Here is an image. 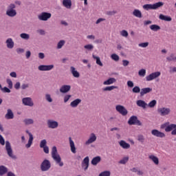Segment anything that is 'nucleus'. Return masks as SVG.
<instances>
[{"mask_svg": "<svg viewBox=\"0 0 176 176\" xmlns=\"http://www.w3.org/2000/svg\"><path fill=\"white\" fill-rule=\"evenodd\" d=\"M14 89H20V82H17L15 85H14Z\"/></svg>", "mask_w": 176, "mask_h": 176, "instance_id": "63", "label": "nucleus"}, {"mask_svg": "<svg viewBox=\"0 0 176 176\" xmlns=\"http://www.w3.org/2000/svg\"><path fill=\"white\" fill-rule=\"evenodd\" d=\"M119 144L123 149H130V144L126 142L124 140L120 141Z\"/></svg>", "mask_w": 176, "mask_h": 176, "instance_id": "22", "label": "nucleus"}, {"mask_svg": "<svg viewBox=\"0 0 176 176\" xmlns=\"http://www.w3.org/2000/svg\"><path fill=\"white\" fill-rule=\"evenodd\" d=\"M84 48L86 50L91 51L94 49V45H93V44H87L84 46Z\"/></svg>", "mask_w": 176, "mask_h": 176, "instance_id": "38", "label": "nucleus"}, {"mask_svg": "<svg viewBox=\"0 0 176 176\" xmlns=\"http://www.w3.org/2000/svg\"><path fill=\"white\" fill-rule=\"evenodd\" d=\"M54 68V65H40L38 66L39 71H50Z\"/></svg>", "mask_w": 176, "mask_h": 176, "instance_id": "17", "label": "nucleus"}, {"mask_svg": "<svg viewBox=\"0 0 176 176\" xmlns=\"http://www.w3.org/2000/svg\"><path fill=\"white\" fill-rule=\"evenodd\" d=\"M25 133L29 135V140H28V144H25V148L28 149L31 148V145H32V142L34 141V135H32V133H31L28 130H26Z\"/></svg>", "mask_w": 176, "mask_h": 176, "instance_id": "13", "label": "nucleus"}, {"mask_svg": "<svg viewBox=\"0 0 176 176\" xmlns=\"http://www.w3.org/2000/svg\"><path fill=\"white\" fill-rule=\"evenodd\" d=\"M7 83L8 85L9 89H12V87H13V82L11 81L10 79H8L7 80Z\"/></svg>", "mask_w": 176, "mask_h": 176, "instance_id": "51", "label": "nucleus"}, {"mask_svg": "<svg viewBox=\"0 0 176 176\" xmlns=\"http://www.w3.org/2000/svg\"><path fill=\"white\" fill-rule=\"evenodd\" d=\"M52 157L60 167L64 166V162H61V157L58 155L57 147L56 146H54L52 148Z\"/></svg>", "mask_w": 176, "mask_h": 176, "instance_id": "1", "label": "nucleus"}, {"mask_svg": "<svg viewBox=\"0 0 176 176\" xmlns=\"http://www.w3.org/2000/svg\"><path fill=\"white\" fill-rule=\"evenodd\" d=\"M2 93H10V89H1Z\"/></svg>", "mask_w": 176, "mask_h": 176, "instance_id": "61", "label": "nucleus"}, {"mask_svg": "<svg viewBox=\"0 0 176 176\" xmlns=\"http://www.w3.org/2000/svg\"><path fill=\"white\" fill-rule=\"evenodd\" d=\"M133 93H141V89H132Z\"/></svg>", "mask_w": 176, "mask_h": 176, "instance_id": "62", "label": "nucleus"}, {"mask_svg": "<svg viewBox=\"0 0 176 176\" xmlns=\"http://www.w3.org/2000/svg\"><path fill=\"white\" fill-rule=\"evenodd\" d=\"M115 78H109L107 80L103 82L104 85H112V83L115 82Z\"/></svg>", "mask_w": 176, "mask_h": 176, "instance_id": "37", "label": "nucleus"}, {"mask_svg": "<svg viewBox=\"0 0 176 176\" xmlns=\"http://www.w3.org/2000/svg\"><path fill=\"white\" fill-rule=\"evenodd\" d=\"M70 69H71V72H72L73 76H74V78H79L80 76V74L78 72V71L76 70L74 67H71Z\"/></svg>", "mask_w": 176, "mask_h": 176, "instance_id": "30", "label": "nucleus"}, {"mask_svg": "<svg viewBox=\"0 0 176 176\" xmlns=\"http://www.w3.org/2000/svg\"><path fill=\"white\" fill-rule=\"evenodd\" d=\"M98 176H111V171L104 170L99 174Z\"/></svg>", "mask_w": 176, "mask_h": 176, "instance_id": "41", "label": "nucleus"}, {"mask_svg": "<svg viewBox=\"0 0 176 176\" xmlns=\"http://www.w3.org/2000/svg\"><path fill=\"white\" fill-rule=\"evenodd\" d=\"M164 5V3L159 1L154 4H145L143 6V9H144V10H156L159 9V8H162Z\"/></svg>", "mask_w": 176, "mask_h": 176, "instance_id": "2", "label": "nucleus"}, {"mask_svg": "<svg viewBox=\"0 0 176 176\" xmlns=\"http://www.w3.org/2000/svg\"><path fill=\"white\" fill-rule=\"evenodd\" d=\"M20 36L22 39H25L26 41H28V39H30V34L27 33H22L20 34Z\"/></svg>", "mask_w": 176, "mask_h": 176, "instance_id": "39", "label": "nucleus"}, {"mask_svg": "<svg viewBox=\"0 0 176 176\" xmlns=\"http://www.w3.org/2000/svg\"><path fill=\"white\" fill-rule=\"evenodd\" d=\"M65 44V41L64 40H61L58 43L57 49H61L63 46Z\"/></svg>", "mask_w": 176, "mask_h": 176, "instance_id": "43", "label": "nucleus"}, {"mask_svg": "<svg viewBox=\"0 0 176 176\" xmlns=\"http://www.w3.org/2000/svg\"><path fill=\"white\" fill-rule=\"evenodd\" d=\"M128 124H129V126H142V122L138 120V117H137V116H132L128 120Z\"/></svg>", "mask_w": 176, "mask_h": 176, "instance_id": "3", "label": "nucleus"}, {"mask_svg": "<svg viewBox=\"0 0 176 176\" xmlns=\"http://www.w3.org/2000/svg\"><path fill=\"white\" fill-rule=\"evenodd\" d=\"M52 167V164L49 160H44L40 165V168L41 171H49Z\"/></svg>", "mask_w": 176, "mask_h": 176, "instance_id": "4", "label": "nucleus"}, {"mask_svg": "<svg viewBox=\"0 0 176 176\" xmlns=\"http://www.w3.org/2000/svg\"><path fill=\"white\" fill-rule=\"evenodd\" d=\"M133 14L135 16V17H138V19L142 18V12H141L140 10L138 9L134 10L133 12Z\"/></svg>", "mask_w": 176, "mask_h": 176, "instance_id": "27", "label": "nucleus"}, {"mask_svg": "<svg viewBox=\"0 0 176 176\" xmlns=\"http://www.w3.org/2000/svg\"><path fill=\"white\" fill-rule=\"evenodd\" d=\"M6 173H8V168L3 165L0 166V175H5Z\"/></svg>", "mask_w": 176, "mask_h": 176, "instance_id": "31", "label": "nucleus"}, {"mask_svg": "<svg viewBox=\"0 0 176 176\" xmlns=\"http://www.w3.org/2000/svg\"><path fill=\"white\" fill-rule=\"evenodd\" d=\"M127 86H128V87H134V82H133V81H131V80H129L128 82H127Z\"/></svg>", "mask_w": 176, "mask_h": 176, "instance_id": "53", "label": "nucleus"}, {"mask_svg": "<svg viewBox=\"0 0 176 176\" xmlns=\"http://www.w3.org/2000/svg\"><path fill=\"white\" fill-rule=\"evenodd\" d=\"M149 45V43L146 42V43H141L139 44L140 47H148Z\"/></svg>", "mask_w": 176, "mask_h": 176, "instance_id": "50", "label": "nucleus"}, {"mask_svg": "<svg viewBox=\"0 0 176 176\" xmlns=\"http://www.w3.org/2000/svg\"><path fill=\"white\" fill-rule=\"evenodd\" d=\"M22 102L23 105H25L26 107H34V102L31 98H23L22 99Z\"/></svg>", "mask_w": 176, "mask_h": 176, "instance_id": "14", "label": "nucleus"}, {"mask_svg": "<svg viewBox=\"0 0 176 176\" xmlns=\"http://www.w3.org/2000/svg\"><path fill=\"white\" fill-rule=\"evenodd\" d=\"M50 17H52V14L49 12H42L38 16V19L41 21H47Z\"/></svg>", "mask_w": 176, "mask_h": 176, "instance_id": "10", "label": "nucleus"}, {"mask_svg": "<svg viewBox=\"0 0 176 176\" xmlns=\"http://www.w3.org/2000/svg\"><path fill=\"white\" fill-rule=\"evenodd\" d=\"M160 20H163L164 21H171L173 19L171 16L164 15L163 14H160L159 16Z\"/></svg>", "mask_w": 176, "mask_h": 176, "instance_id": "26", "label": "nucleus"}, {"mask_svg": "<svg viewBox=\"0 0 176 176\" xmlns=\"http://www.w3.org/2000/svg\"><path fill=\"white\" fill-rule=\"evenodd\" d=\"M101 21H105V19L104 18H100L98 19L96 22V24H100V23H101Z\"/></svg>", "mask_w": 176, "mask_h": 176, "instance_id": "57", "label": "nucleus"}, {"mask_svg": "<svg viewBox=\"0 0 176 176\" xmlns=\"http://www.w3.org/2000/svg\"><path fill=\"white\" fill-rule=\"evenodd\" d=\"M139 76H145L146 75V70L145 69H142L138 72Z\"/></svg>", "mask_w": 176, "mask_h": 176, "instance_id": "44", "label": "nucleus"}, {"mask_svg": "<svg viewBox=\"0 0 176 176\" xmlns=\"http://www.w3.org/2000/svg\"><path fill=\"white\" fill-rule=\"evenodd\" d=\"M80 102H82V100L77 98L70 103V107H72V108H76V107H78Z\"/></svg>", "mask_w": 176, "mask_h": 176, "instance_id": "23", "label": "nucleus"}, {"mask_svg": "<svg viewBox=\"0 0 176 176\" xmlns=\"http://www.w3.org/2000/svg\"><path fill=\"white\" fill-rule=\"evenodd\" d=\"M157 112L160 115V116H167V115H170L171 109H170V108L162 107L157 109Z\"/></svg>", "mask_w": 176, "mask_h": 176, "instance_id": "9", "label": "nucleus"}, {"mask_svg": "<svg viewBox=\"0 0 176 176\" xmlns=\"http://www.w3.org/2000/svg\"><path fill=\"white\" fill-rule=\"evenodd\" d=\"M120 35L122 36H124V38H127V36H129V32H127V30H122L120 32Z\"/></svg>", "mask_w": 176, "mask_h": 176, "instance_id": "46", "label": "nucleus"}, {"mask_svg": "<svg viewBox=\"0 0 176 176\" xmlns=\"http://www.w3.org/2000/svg\"><path fill=\"white\" fill-rule=\"evenodd\" d=\"M69 142L71 152H72V153H76V147H75V143L74 142V140H72V138H69Z\"/></svg>", "mask_w": 176, "mask_h": 176, "instance_id": "18", "label": "nucleus"}, {"mask_svg": "<svg viewBox=\"0 0 176 176\" xmlns=\"http://www.w3.org/2000/svg\"><path fill=\"white\" fill-rule=\"evenodd\" d=\"M0 144L1 145H5V139L1 134H0Z\"/></svg>", "mask_w": 176, "mask_h": 176, "instance_id": "52", "label": "nucleus"}, {"mask_svg": "<svg viewBox=\"0 0 176 176\" xmlns=\"http://www.w3.org/2000/svg\"><path fill=\"white\" fill-rule=\"evenodd\" d=\"M107 14V16H113V14H116V11H108Z\"/></svg>", "mask_w": 176, "mask_h": 176, "instance_id": "55", "label": "nucleus"}, {"mask_svg": "<svg viewBox=\"0 0 176 176\" xmlns=\"http://www.w3.org/2000/svg\"><path fill=\"white\" fill-rule=\"evenodd\" d=\"M6 151L9 157L16 159V156L13 155V149L12 148V145L10 144V141L6 142Z\"/></svg>", "mask_w": 176, "mask_h": 176, "instance_id": "7", "label": "nucleus"}, {"mask_svg": "<svg viewBox=\"0 0 176 176\" xmlns=\"http://www.w3.org/2000/svg\"><path fill=\"white\" fill-rule=\"evenodd\" d=\"M43 148L45 153H49V146H45V147H43Z\"/></svg>", "mask_w": 176, "mask_h": 176, "instance_id": "58", "label": "nucleus"}, {"mask_svg": "<svg viewBox=\"0 0 176 176\" xmlns=\"http://www.w3.org/2000/svg\"><path fill=\"white\" fill-rule=\"evenodd\" d=\"M112 60H114V61H119V56L116 54H113L111 56Z\"/></svg>", "mask_w": 176, "mask_h": 176, "instance_id": "49", "label": "nucleus"}, {"mask_svg": "<svg viewBox=\"0 0 176 176\" xmlns=\"http://www.w3.org/2000/svg\"><path fill=\"white\" fill-rule=\"evenodd\" d=\"M46 144H47V142L46 140H43L40 142V148H45L46 146Z\"/></svg>", "mask_w": 176, "mask_h": 176, "instance_id": "47", "label": "nucleus"}, {"mask_svg": "<svg viewBox=\"0 0 176 176\" xmlns=\"http://www.w3.org/2000/svg\"><path fill=\"white\" fill-rule=\"evenodd\" d=\"M100 162H101V157L96 156L92 159L91 164L92 166H97L98 163H100Z\"/></svg>", "mask_w": 176, "mask_h": 176, "instance_id": "25", "label": "nucleus"}, {"mask_svg": "<svg viewBox=\"0 0 176 176\" xmlns=\"http://www.w3.org/2000/svg\"><path fill=\"white\" fill-rule=\"evenodd\" d=\"M72 97L71 95H67L64 97V102H68L69 98Z\"/></svg>", "mask_w": 176, "mask_h": 176, "instance_id": "54", "label": "nucleus"}, {"mask_svg": "<svg viewBox=\"0 0 176 176\" xmlns=\"http://www.w3.org/2000/svg\"><path fill=\"white\" fill-rule=\"evenodd\" d=\"M152 91V89H142L140 91V97L145 96L147 93H151Z\"/></svg>", "mask_w": 176, "mask_h": 176, "instance_id": "32", "label": "nucleus"}, {"mask_svg": "<svg viewBox=\"0 0 176 176\" xmlns=\"http://www.w3.org/2000/svg\"><path fill=\"white\" fill-rule=\"evenodd\" d=\"M92 57L93 58H94V60H96V64L98 65H100V67H102V65H104L102 64V62H101V59H100V57L96 56L95 55H93Z\"/></svg>", "mask_w": 176, "mask_h": 176, "instance_id": "34", "label": "nucleus"}, {"mask_svg": "<svg viewBox=\"0 0 176 176\" xmlns=\"http://www.w3.org/2000/svg\"><path fill=\"white\" fill-rule=\"evenodd\" d=\"M166 60L168 61H176V56L174 55V54H171L169 56L166 57Z\"/></svg>", "mask_w": 176, "mask_h": 176, "instance_id": "35", "label": "nucleus"}, {"mask_svg": "<svg viewBox=\"0 0 176 176\" xmlns=\"http://www.w3.org/2000/svg\"><path fill=\"white\" fill-rule=\"evenodd\" d=\"M16 52L18 53V54H20L21 53H24V49H23V48H17L16 49Z\"/></svg>", "mask_w": 176, "mask_h": 176, "instance_id": "56", "label": "nucleus"}, {"mask_svg": "<svg viewBox=\"0 0 176 176\" xmlns=\"http://www.w3.org/2000/svg\"><path fill=\"white\" fill-rule=\"evenodd\" d=\"M23 123L25 126H30V124H34V120L32 118H25L23 120Z\"/></svg>", "mask_w": 176, "mask_h": 176, "instance_id": "33", "label": "nucleus"}, {"mask_svg": "<svg viewBox=\"0 0 176 176\" xmlns=\"http://www.w3.org/2000/svg\"><path fill=\"white\" fill-rule=\"evenodd\" d=\"M148 158L153 162V163L157 166L159 164V158L153 155H149Z\"/></svg>", "mask_w": 176, "mask_h": 176, "instance_id": "29", "label": "nucleus"}, {"mask_svg": "<svg viewBox=\"0 0 176 176\" xmlns=\"http://www.w3.org/2000/svg\"><path fill=\"white\" fill-rule=\"evenodd\" d=\"M45 100L47 101V102H53V99L52 98L50 94L45 95Z\"/></svg>", "mask_w": 176, "mask_h": 176, "instance_id": "48", "label": "nucleus"}, {"mask_svg": "<svg viewBox=\"0 0 176 176\" xmlns=\"http://www.w3.org/2000/svg\"><path fill=\"white\" fill-rule=\"evenodd\" d=\"M6 119H13L14 118V114L13 113V111H12V109H8L7 110V113L5 116Z\"/></svg>", "mask_w": 176, "mask_h": 176, "instance_id": "24", "label": "nucleus"}, {"mask_svg": "<svg viewBox=\"0 0 176 176\" xmlns=\"http://www.w3.org/2000/svg\"><path fill=\"white\" fill-rule=\"evenodd\" d=\"M69 89H60V93H68Z\"/></svg>", "mask_w": 176, "mask_h": 176, "instance_id": "59", "label": "nucleus"}, {"mask_svg": "<svg viewBox=\"0 0 176 176\" xmlns=\"http://www.w3.org/2000/svg\"><path fill=\"white\" fill-rule=\"evenodd\" d=\"M160 75H161L160 72H155L147 76L146 77V80H147V82H151V80H153V79H156V78H159Z\"/></svg>", "mask_w": 176, "mask_h": 176, "instance_id": "12", "label": "nucleus"}, {"mask_svg": "<svg viewBox=\"0 0 176 176\" xmlns=\"http://www.w3.org/2000/svg\"><path fill=\"white\" fill-rule=\"evenodd\" d=\"M129 162V157H124L123 159L119 161L120 164H126Z\"/></svg>", "mask_w": 176, "mask_h": 176, "instance_id": "42", "label": "nucleus"}, {"mask_svg": "<svg viewBox=\"0 0 176 176\" xmlns=\"http://www.w3.org/2000/svg\"><path fill=\"white\" fill-rule=\"evenodd\" d=\"M14 9H16V5L14 3L10 4L6 11L7 16H9V17H14V16L17 14V12H16Z\"/></svg>", "mask_w": 176, "mask_h": 176, "instance_id": "5", "label": "nucleus"}, {"mask_svg": "<svg viewBox=\"0 0 176 176\" xmlns=\"http://www.w3.org/2000/svg\"><path fill=\"white\" fill-rule=\"evenodd\" d=\"M138 141H139V142H141L142 144H144V142H145V137H144L143 135H138Z\"/></svg>", "mask_w": 176, "mask_h": 176, "instance_id": "40", "label": "nucleus"}, {"mask_svg": "<svg viewBox=\"0 0 176 176\" xmlns=\"http://www.w3.org/2000/svg\"><path fill=\"white\" fill-rule=\"evenodd\" d=\"M96 140H97V136H96V134L91 133V137L85 142V145H90V144H93V142H94Z\"/></svg>", "mask_w": 176, "mask_h": 176, "instance_id": "19", "label": "nucleus"}, {"mask_svg": "<svg viewBox=\"0 0 176 176\" xmlns=\"http://www.w3.org/2000/svg\"><path fill=\"white\" fill-rule=\"evenodd\" d=\"M129 60H122V65H124V67H127V65H129Z\"/></svg>", "mask_w": 176, "mask_h": 176, "instance_id": "60", "label": "nucleus"}, {"mask_svg": "<svg viewBox=\"0 0 176 176\" xmlns=\"http://www.w3.org/2000/svg\"><path fill=\"white\" fill-rule=\"evenodd\" d=\"M152 135L154 137H158L159 138H164L166 137V134L160 131L157 129H153L151 131Z\"/></svg>", "mask_w": 176, "mask_h": 176, "instance_id": "15", "label": "nucleus"}, {"mask_svg": "<svg viewBox=\"0 0 176 176\" xmlns=\"http://www.w3.org/2000/svg\"><path fill=\"white\" fill-rule=\"evenodd\" d=\"M6 43L7 45L8 49H13V47H14V42L11 38H8L6 41Z\"/></svg>", "mask_w": 176, "mask_h": 176, "instance_id": "20", "label": "nucleus"}, {"mask_svg": "<svg viewBox=\"0 0 176 176\" xmlns=\"http://www.w3.org/2000/svg\"><path fill=\"white\" fill-rule=\"evenodd\" d=\"M63 5L66 9H71L72 8V1L71 0H63Z\"/></svg>", "mask_w": 176, "mask_h": 176, "instance_id": "21", "label": "nucleus"}, {"mask_svg": "<svg viewBox=\"0 0 176 176\" xmlns=\"http://www.w3.org/2000/svg\"><path fill=\"white\" fill-rule=\"evenodd\" d=\"M150 29L151 30V31H159V30H160V26L157 25H151L150 26Z\"/></svg>", "mask_w": 176, "mask_h": 176, "instance_id": "36", "label": "nucleus"}, {"mask_svg": "<svg viewBox=\"0 0 176 176\" xmlns=\"http://www.w3.org/2000/svg\"><path fill=\"white\" fill-rule=\"evenodd\" d=\"M157 104V102H156V100H151L149 103H148V107L150 108H153L155 107V106Z\"/></svg>", "mask_w": 176, "mask_h": 176, "instance_id": "45", "label": "nucleus"}, {"mask_svg": "<svg viewBox=\"0 0 176 176\" xmlns=\"http://www.w3.org/2000/svg\"><path fill=\"white\" fill-rule=\"evenodd\" d=\"M7 176H16L13 172H8Z\"/></svg>", "mask_w": 176, "mask_h": 176, "instance_id": "64", "label": "nucleus"}, {"mask_svg": "<svg viewBox=\"0 0 176 176\" xmlns=\"http://www.w3.org/2000/svg\"><path fill=\"white\" fill-rule=\"evenodd\" d=\"M116 110L122 116H126V115L129 113V111H127V109H126V107H124L123 105L118 104L116 106Z\"/></svg>", "mask_w": 176, "mask_h": 176, "instance_id": "8", "label": "nucleus"}, {"mask_svg": "<svg viewBox=\"0 0 176 176\" xmlns=\"http://www.w3.org/2000/svg\"><path fill=\"white\" fill-rule=\"evenodd\" d=\"M136 104H137L138 107H141L144 109H145V108H146V105H148V104H146V102H145V101L141 100H138L136 102Z\"/></svg>", "mask_w": 176, "mask_h": 176, "instance_id": "28", "label": "nucleus"}, {"mask_svg": "<svg viewBox=\"0 0 176 176\" xmlns=\"http://www.w3.org/2000/svg\"><path fill=\"white\" fill-rule=\"evenodd\" d=\"M89 162H90V160L89 159L88 156L85 157L82 160L81 166L84 171H87V168H89Z\"/></svg>", "mask_w": 176, "mask_h": 176, "instance_id": "16", "label": "nucleus"}, {"mask_svg": "<svg viewBox=\"0 0 176 176\" xmlns=\"http://www.w3.org/2000/svg\"><path fill=\"white\" fill-rule=\"evenodd\" d=\"M176 124H170V122H166L164 124L161 125V129H165V131L166 133H170V131H173L174 129H175Z\"/></svg>", "mask_w": 176, "mask_h": 176, "instance_id": "6", "label": "nucleus"}, {"mask_svg": "<svg viewBox=\"0 0 176 176\" xmlns=\"http://www.w3.org/2000/svg\"><path fill=\"white\" fill-rule=\"evenodd\" d=\"M47 126L48 129H57V127H58V122L53 120H47Z\"/></svg>", "mask_w": 176, "mask_h": 176, "instance_id": "11", "label": "nucleus"}]
</instances>
